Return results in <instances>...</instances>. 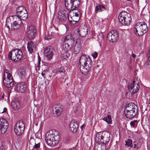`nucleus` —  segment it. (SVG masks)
<instances>
[{
  "instance_id": "nucleus-1",
  "label": "nucleus",
  "mask_w": 150,
  "mask_h": 150,
  "mask_svg": "<svg viewBox=\"0 0 150 150\" xmlns=\"http://www.w3.org/2000/svg\"><path fill=\"white\" fill-rule=\"evenodd\" d=\"M80 69L83 74H87L92 66V62L90 58L86 55H82L79 59Z\"/></svg>"
},
{
  "instance_id": "nucleus-2",
  "label": "nucleus",
  "mask_w": 150,
  "mask_h": 150,
  "mask_svg": "<svg viewBox=\"0 0 150 150\" xmlns=\"http://www.w3.org/2000/svg\"><path fill=\"white\" fill-rule=\"evenodd\" d=\"M138 110L137 105L134 103H131L128 104L125 107L124 114L127 118L132 119L137 115Z\"/></svg>"
},
{
  "instance_id": "nucleus-3",
  "label": "nucleus",
  "mask_w": 150,
  "mask_h": 150,
  "mask_svg": "<svg viewBox=\"0 0 150 150\" xmlns=\"http://www.w3.org/2000/svg\"><path fill=\"white\" fill-rule=\"evenodd\" d=\"M11 17V18H9L10 21L8 20L6 21V26L9 29L13 30L17 29L21 26L22 21L20 19L17 18V17L15 15Z\"/></svg>"
},
{
  "instance_id": "nucleus-4",
  "label": "nucleus",
  "mask_w": 150,
  "mask_h": 150,
  "mask_svg": "<svg viewBox=\"0 0 150 150\" xmlns=\"http://www.w3.org/2000/svg\"><path fill=\"white\" fill-rule=\"evenodd\" d=\"M56 130L55 129L50 130L46 133L45 139L46 143L49 146H54L56 145Z\"/></svg>"
},
{
  "instance_id": "nucleus-5",
  "label": "nucleus",
  "mask_w": 150,
  "mask_h": 150,
  "mask_svg": "<svg viewBox=\"0 0 150 150\" xmlns=\"http://www.w3.org/2000/svg\"><path fill=\"white\" fill-rule=\"evenodd\" d=\"M147 27L145 22L138 23L134 26V33L138 36H140L145 33L147 30Z\"/></svg>"
},
{
  "instance_id": "nucleus-6",
  "label": "nucleus",
  "mask_w": 150,
  "mask_h": 150,
  "mask_svg": "<svg viewBox=\"0 0 150 150\" xmlns=\"http://www.w3.org/2000/svg\"><path fill=\"white\" fill-rule=\"evenodd\" d=\"M8 56L9 59L14 62L21 60L23 57L22 51L18 49H15L10 51Z\"/></svg>"
},
{
  "instance_id": "nucleus-7",
  "label": "nucleus",
  "mask_w": 150,
  "mask_h": 150,
  "mask_svg": "<svg viewBox=\"0 0 150 150\" xmlns=\"http://www.w3.org/2000/svg\"><path fill=\"white\" fill-rule=\"evenodd\" d=\"M118 19L120 22L124 25H129L132 20L130 14L125 11H122L120 13L118 16Z\"/></svg>"
},
{
  "instance_id": "nucleus-8",
  "label": "nucleus",
  "mask_w": 150,
  "mask_h": 150,
  "mask_svg": "<svg viewBox=\"0 0 150 150\" xmlns=\"http://www.w3.org/2000/svg\"><path fill=\"white\" fill-rule=\"evenodd\" d=\"M96 138L98 139V142H99L100 141L103 143V144L105 145L110 140V133L108 132H99L96 135L95 138L96 139Z\"/></svg>"
},
{
  "instance_id": "nucleus-9",
  "label": "nucleus",
  "mask_w": 150,
  "mask_h": 150,
  "mask_svg": "<svg viewBox=\"0 0 150 150\" xmlns=\"http://www.w3.org/2000/svg\"><path fill=\"white\" fill-rule=\"evenodd\" d=\"M25 125L23 121H18L14 127L15 133L18 136L22 135L24 131Z\"/></svg>"
},
{
  "instance_id": "nucleus-10",
  "label": "nucleus",
  "mask_w": 150,
  "mask_h": 150,
  "mask_svg": "<svg viewBox=\"0 0 150 150\" xmlns=\"http://www.w3.org/2000/svg\"><path fill=\"white\" fill-rule=\"evenodd\" d=\"M27 30L28 38L31 40L34 39L36 36L37 30L36 27L30 25L28 27Z\"/></svg>"
},
{
  "instance_id": "nucleus-11",
  "label": "nucleus",
  "mask_w": 150,
  "mask_h": 150,
  "mask_svg": "<svg viewBox=\"0 0 150 150\" xmlns=\"http://www.w3.org/2000/svg\"><path fill=\"white\" fill-rule=\"evenodd\" d=\"M81 0H73L68 3L65 7L69 11L74 10L78 7L80 4Z\"/></svg>"
},
{
  "instance_id": "nucleus-12",
  "label": "nucleus",
  "mask_w": 150,
  "mask_h": 150,
  "mask_svg": "<svg viewBox=\"0 0 150 150\" xmlns=\"http://www.w3.org/2000/svg\"><path fill=\"white\" fill-rule=\"evenodd\" d=\"M127 87L129 91L133 94L138 91L139 88V86L138 83H136V81L134 80L132 82L128 83Z\"/></svg>"
},
{
  "instance_id": "nucleus-13",
  "label": "nucleus",
  "mask_w": 150,
  "mask_h": 150,
  "mask_svg": "<svg viewBox=\"0 0 150 150\" xmlns=\"http://www.w3.org/2000/svg\"><path fill=\"white\" fill-rule=\"evenodd\" d=\"M8 121L3 118H0V134L5 133L8 127Z\"/></svg>"
},
{
  "instance_id": "nucleus-14",
  "label": "nucleus",
  "mask_w": 150,
  "mask_h": 150,
  "mask_svg": "<svg viewBox=\"0 0 150 150\" xmlns=\"http://www.w3.org/2000/svg\"><path fill=\"white\" fill-rule=\"evenodd\" d=\"M118 37V32L115 30H112L108 34L107 38L110 42H114L117 41Z\"/></svg>"
},
{
  "instance_id": "nucleus-15",
  "label": "nucleus",
  "mask_w": 150,
  "mask_h": 150,
  "mask_svg": "<svg viewBox=\"0 0 150 150\" xmlns=\"http://www.w3.org/2000/svg\"><path fill=\"white\" fill-rule=\"evenodd\" d=\"M66 11L63 8H61L58 11L57 18L59 22L62 24L67 19V14H66Z\"/></svg>"
},
{
  "instance_id": "nucleus-16",
  "label": "nucleus",
  "mask_w": 150,
  "mask_h": 150,
  "mask_svg": "<svg viewBox=\"0 0 150 150\" xmlns=\"http://www.w3.org/2000/svg\"><path fill=\"white\" fill-rule=\"evenodd\" d=\"M69 130L72 132L75 133L78 130L79 125L74 120H72L70 123Z\"/></svg>"
},
{
  "instance_id": "nucleus-17",
  "label": "nucleus",
  "mask_w": 150,
  "mask_h": 150,
  "mask_svg": "<svg viewBox=\"0 0 150 150\" xmlns=\"http://www.w3.org/2000/svg\"><path fill=\"white\" fill-rule=\"evenodd\" d=\"M45 56L47 57V60H50L52 58L53 52L52 50L51 47H47L44 50Z\"/></svg>"
},
{
  "instance_id": "nucleus-18",
  "label": "nucleus",
  "mask_w": 150,
  "mask_h": 150,
  "mask_svg": "<svg viewBox=\"0 0 150 150\" xmlns=\"http://www.w3.org/2000/svg\"><path fill=\"white\" fill-rule=\"evenodd\" d=\"M11 105L12 108L16 111L19 110L21 107L19 102L15 99H13L11 101Z\"/></svg>"
},
{
  "instance_id": "nucleus-19",
  "label": "nucleus",
  "mask_w": 150,
  "mask_h": 150,
  "mask_svg": "<svg viewBox=\"0 0 150 150\" xmlns=\"http://www.w3.org/2000/svg\"><path fill=\"white\" fill-rule=\"evenodd\" d=\"M79 33L81 37H83L85 36L88 33L87 27L85 25H84L83 27L80 26L79 30Z\"/></svg>"
},
{
  "instance_id": "nucleus-20",
  "label": "nucleus",
  "mask_w": 150,
  "mask_h": 150,
  "mask_svg": "<svg viewBox=\"0 0 150 150\" xmlns=\"http://www.w3.org/2000/svg\"><path fill=\"white\" fill-rule=\"evenodd\" d=\"M17 17V18H18L23 20H26L28 17V12L26 10L23 11L22 12L18 14L16 16Z\"/></svg>"
},
{
  "instance_id": "nucleus-21",
  "label": "nucleus",
  "mask_w": 150,
  "mask_h": 150,
  "mask_svg": "<svg viewBox=\"0 0 150 150\" xmlns=\"http://www.w3.org/2000/svg\"><path fill=\"white\" fill-rule=\"evenodd\" d=\"M13 80H7L4 79L3 80V83L4 85L8 88H10L13 86L14 82Z\"/></svg>"
},
{
  "instance_id": "nucleus-22",
  "label": "nucleus",
  "mask_w": 150,
  "mask_h": 150,
  "mask_svg": "<svg viewBox=\"0 0 150 150\" xmlns=\"http://www.w3.org/2000/svg\"><path fill=\"white\" fill-rule=\"evenodd\" d=\"M36 47V46L33 42L30 41L28 43L27 48L30 53H32L34 49Z\"/></svg>"
},
{
  "instance_id": "nucleus-23",
  "label": "nucleus",
  "mask_w": 150,
  "mask_h": 150,
  "mask_svg": "<svg viewBox=\"0 0 150 150\" xmlns=\"http://www.w3.org/2000/svg\"><path fill=\"white\" fill-rule=\"evenodd\" d=\"M18 87L19 88V91L21 92L24 93L27 89V84L25 83L22 82Z\"/></svg>"
},
{
  "instance_id": "nucleus-24",
  "label": "nucleus",
  "mask_w": 150,
  "mask_h": 150,
  "mask_svg": "<svg viewBox=\"0 0 150 150\" xmlns=\"http://www.w3.org/2000/svg\"><path fill=\"white\" fill-rule=\"evenodd\" d=\"M68 52H65L63 53L61 55V59L64 63H66L67 61V59L68 57Z\"/></svg>"
},
{
  "instance_id": "nucleus-25",
  "label": "nucleus",
  "mask_w": 150,
  "mask_h": 150,
  "mask_svg": "<svg viewBox=\"0 0 150 150\" xmlns=\"http://www.w3.org/2000/svg\"><path fill=\"white\" fill-rule=\"evenodd\" d=\"M106 10L105 7L101 5H98L96 7L95 11L96 13L100 12Z\"/></svg>"
},
{
  "instance_id": "nucleus-26",
  "label": "nucleus",
  "mask_w": 150,
  "mask_h": 150,
  "mask_svg": "<svg viewBox=\"0 0 150 150\" xmlns=\"http://www.w3.org/2000/svg\"><path fill=\"white\" fill-rule=\"evenodd\" d=\"M94 150H106L105 145H100L97 144L96 145L94 148Z\"/></svg>"
},
{
  "instance_id": "nucleus-27",
  "label": "nucleus",
  "mask_w": 150,
  "mask_h": 150,
  "mask_svg": "<svg viewBox=\"0 0 150 150\" xmlns=\"http://www.w3.org/2000/svg\"><path fill=\"white\" fill-rule=\"evenodd\" d=\"M63 106L60 104L57 105V116H58L63 111Z\"/></svg>"
},
{
  "instance_id": "nucleus-28",
  "label": "nucleus",
  "mask_w": 150,
  "mask_h": 150,
  "mask_svg": "<svg viewBox=\"0 0 150 150\" xmlns=\"http://www.w3.org/2000/svg\"><path fill=\"white\" fill-rule=\"evenodd\" d=\"M81 47V45L80 44H75L74 47V53L75 54L78 53L80 51Z\"/></svg>"
},
{
  "instance_id": "nucleus-29",
  "label": "nucleus",
  "mask_w": 150,
  "mask_h": 150,
  "mask_svg": "<svg viewBox=\"0 0 150 150\" xmlns=\"http://www.w3.org/2000/svg\"><path fill=\"white\" fill-rule=\"evenodd\" d=\"M103 119L108 124H111L112 123L111 116L110 115H108L106 117H104Z\"/></svg>"
},
{
  "instance_id": "nucleus-30",
  "label": "nucleus",
  "mask_w": 150,
  "mask_h": 150,
  "mask_svg": "<svg viewBox=\"0 0 150 150\" xmlns=\"http://www.w3.org/2000/svg\"><path fill=\"white\" fill-rule=\"evenodd\" d=\"M26 10V8L23 6H20L17 8L16 9V14L17 15L20 13Z\"/></svg>"
},
{
  "instance_id": "nucleus-31",
  "label": "nucleus",
  "mask_w": 150,
  "mask_h": 150,
  "mask_svg": "<svg viewBox=\"0 0 150 150\" xmlns=\"http://www.w3.org/2000/svg\"><path fill=\"white\" fill-rule=\"evenodd\" d=\"M19 74L21 78H24L25 77V72L23 69H21L18 71Z\"/></svg>"
},
{
  "instance_id": "nucleus-32",
  "label": "nucleus",
  "mask_w": 150,
  "mask_h": 150,
  "mask_svg": "<svg viewBox=\"0 0 150 150\" xmlns=\"http://www.w3.org/2000/svg\"><path fill=\"white\" fill-rule=\"evenodd\" d=\"M63 47L64 50L65 52H67L70 50L71 48L72 47H70V45L67 43H66L64 44V45H63Z\"/></svg>"
},
{
  "instance_id": "nucleus-33",
  "label": "nucleus",
  "mask_w": 150,
  "mask_h": 150,
  "mask_svg": "<svg viewBox=\"0 0 150 150\" xmlns=\"http://www.w3.org/2000/svg\"><path fill=\"white\" fill-rule=\"evenodd\" d=\"M126 144L125 145L131 147V148L133 147L132 145V140L130 139H128L127 141H125Z\"/></svg>"
},
{
  "instance_id": "nucleus-34",
  "label": "nucleus",
  "mask_w": 150,
  "mask_h": 150,
  "mask_svg": "<svg viewBox=\"0 0 150 150\" xmlns=\"http://www.w3.org/2000/svg\"><path fill=\"white\" fill-rule=\"evenodd\" d=\"M72 24H75L77 22H78L80 18V17H76L75 16H72Z\"/></svg>"
},
{
  "instance_id": "nucleus-35",
  "label": "nucleus",
  "mask_w": 150,
  "mask_h": 150,
  "mask_svg": "<svg viewBox=\"0 0 150 150\" xmlns=\"http://www.w3.org/2000/svg\"><path fill=\"white\" fill-rule=\"evenodd\" d=\"M138 123V121L137 120H134L130 122V125L133 127H135L136 125H137Z\"/></svg>"
},
{
  "instance_id": "nucleus-36",
  "label": "nucleus",
  "mask_w": 150,
  "mask_h": 150,
  "mask_svg": "<svg viewBox=\"0 0 150 150\" xmlns=\"http://www.w3.org/2000/svg\"><path fill=\"white\" fill-rule=\"evenodd\" d=\"M66 42H67V43L69 45H70V47H72L73 45L74 41L73 38L71 39L70 40H68Z\"/></svg>"
},
{
  "instance_id": "nucleus-37",
  "label": "nucleus",
  "mask_w": 150,
  "mask_h": 150,
  "mask_svg": "<svg viewBox=\"0 0 150 150\" xmlns=\"http://www.w3.org/2000/svg\"><path fill=\"white\" fill-rule=\"evenodd\" d=\"M75 12L74 13V15L73 16H75L76 17H80L79 15H80L81 13L80 11L77 9H74Z\"/></svg>"
},
{
  "instance_id": "nucleus-38",
  "label": "nucleus",
  "mask_w": 150,
  "mask_h": 150,
  "mask_svg": "<svg viewBox=\"0 0 150 150\" xmlns=\"http://www.w3.org/2000/svg\"><path fill=\"white\" fill-rule=\"evenodd\" d=\"M144 65L145 66L150 65V53H149V57L147 58V59Z\"/></svg>"
},
{
  "instance_id": "nucleus-39",
  "label": "nucleus",
  "mask_w": 150,
  "mask_h": 150,
  "mask_svg": "<svg viewBox=\"0 0 150 150\" xmlns=\"http://www.w3.org/2000/svg\"><path fill=\"white\" fill-rule=\"evenodd\" d=\"M72 38L71 35H69L65 37V38H64V41L65 42H66V41L68 40H70Z\"/></svg>"
},
{
  "instance_id": "nucleus-40",
  "label": "nucleus",
  "mask_w": 150,
  "mask_h": 150,
  "mask_svg": "<svg viewBox=\"0 0 150 150\" xmlns=\"http://www.w3.org/2000/svg\"><path fill=\"white\" fill-rule=\"evenodd\" d=\"M6 80H11V79L13 80V77L10 74V73H8L7 75V77L6 78Z\"/></svg>"
},
{
  "instance_id": "nucleus-41",
  "label": "nucleus",
  "mask_w": 150,
  "mask_h": 150,
  "mask_svg": "<svg viewBox=\"0 0 150 150\" xmlns=\"http://www.w3.org/2000/svg\"><path fill=\"white\" fill-rule=\"evenodd\" d=\"M59 71H58V72H60V73H62V74H64L65 70L63 67H60L58 69Z\"/></svg>"
},
{
  "instance_id": "nucleus-42",
  "label": "nucleus",
  "mask_w": 150,
  "mask_h": 150,
  "mask_svg": "<svg viewBox=\"0 0 150 150\" xmlns=\"http://www.w3.org/2000/svg\"><path fill=\"white\" fill-rule=\"evenodd\" d=\"M52 38L51 36L50 35H49L47 34V35H46L45 37V40H47L51 39Z\"/></svg>"
},
{
  "instance_id": "nucleus-43",
  "label": "nucleus",
  "mask_w": 150,
  "mask_h": 150,
  "mask_svg": "<svg viewBox=\"0 0 150 150\" xmlns=\"http://www.w3.org/2000/svg\"><path fill=\"white\" fill-rule=\"evenodd\" d=\"M92 57H93L94 58H96L98 55V53L96 52H93L92 54Z\"/></svg>"
},
{
  "instance_id": "nucleus-44",
  "label": "nucleus",
  "mask_w": 150,
  "mask_h": 150,
  "mask_svg": "<svg viewBox=\"0 0 150 150\" xmlns=\"http://www.w3.org/2000/svg\"><path fill=\"white\" fill-rule=\"evenodd\" d=\"M72 18H73L72 16H70V17L69 16V17L68 18V20H69V22L72 24V22H73Z\"/></svg>"
},
{
  "instance_id": "nucleus-45",
  "label": "nucleus",
  "mask_w": 150,
  "mask_h": 150,
  "mask_svg": "<svg viewBox=\"0 0 150 150\" xmlns=\"http://www.w3.org/2000/svg\"><path fill=\"white\" fill-rule=\"evenodd\" d=\"M40 143H38V144H35L34 146V148L37 149L40 147Z\"/></svg>"
},
{
  "instance_id": "nucleus-46",
  "label": "nucleus",
  "mask_w": 150,
  "mask_h": 150,
  "mask_svg": "<svg viewBox=\"0 0 150 150\" xmlns=\"http://www.w3.org/2000/svg\"><path fill=\"white\" fill-rule=\"evenodd\" d=\"M57 138H58L57 139V144L59 142V141L60 140V136L59 134H57Z\"/></svg>"
},
{
  "instance_id": "nucleus-47",
  "label": "nucleus",
  "mask_w": 150,
  "mask_h": 150,
  "mask_svg": "<svg viewBox=\"0 0 150 150\" xmlns=\"http://www.w3.org/2000/svg\"><path fill=\"white\" fill-rule=\"evenodd\" d=\"M1 150H5V146L2 145L0 147Z\"/></svg>"
},
{
  "instance_id": "nucleus-48",
  "label": "nucleus",
  "mask_w": 150,
  "mask_h": 150,
  "mask_svg": "<svg viewBox=\"0 0 150 150\" xmlns=\"http://www.w3.org/2000/svg\"><path fill=\"white\" fill-rule=\"evenodd\" d=\"M65 0V5H67V4H66L70 2L71 1H73V0Z\"/></svg>"
},
{
  "instance_id": "nucleus-49",
  "label": "nucleus",
  "mask_w": 150,
  "mask_h": 150,
  "mask_svg": "<svg viewBox=\"0 0 150 150\" xmlns=\"http://www.w3.org/2000/svg\"><path fill=\"white\" fill-rule=\"evenodd\" d=\"M38 64H39V65L40 63V62L41 60H40V56H39V55H38Z\"/></svg>"
},
{
  "instance_id": "nucleus-50",
  "label": "nucleus",
  "mask_w": 150,
  "mask_h": 150,
  "mask_svg": "<svg viewBox=\"0 0 150 150\" xmlns=\"http://www.w3.org/2000/svg\"><path fill=\"white\" fill-rule=\"evenodd\" d=\"M132 57L133 58H135L136 57V55L135 54H134L133 53H132Z\"/></svg>"
},
{
  "instance_id": "nucleus-51",
  "label": "nucleus",
  "mask_w": 150,
  "mask_h": 150,
  "mask_svg": "<svg viewBox=\"0 0 150 150\" xmlns=\"http://www.w3.org/2000/svg\"><path fill=\"white\" fill-rule=\"evenodd\" d=\"M137 144H134V148H137V149H138V147H137Z\"/></svg>"
},
{
  "instance_id": "nucleus-52",
  "label": "nucleus",
  "mask_w": 150,
  "mask_h": 150,
  "mask_svg": "<svg viewBox=\"0 0 150 150\" xmlns=\"http://www.w3.org/2000/svg\"><path fill=\"white\" fill-rule=\"evenodd\" d=\"M7 110V108H4L3 111V112H6V111Z\"/></svg>"
},
{
  "instance_id": "nucleus-53",
  "label": "nucleus",
  "mask_w": 150,
  "mask_h": 150,
  "mask_svg": "<svg viewBox=\"0 0 150 150\" xmlns=\"http://www.w3.org/2000/svg\"><path fill=\"white\" fill-rule=\"evenodd\" d=\"M5 77L6 75L4 73L3 75V80H4V79H6V78Z\"/></svg>"
},
{
  "instance_id": "nucleus-54",
  "label": "nucleus",
  "mask_w": 150,
  "mask_h": 150,
  "mask_svg": "<svg viewBox=\"0 0 150 150\" xmlns=\"http://www.w3.org/2000/svg\"><path fill=\"white\" fill-rule=\"evenodd\" d=\"M4 73H6V74H7L8 73V71L7 70H6L4 71Z\"/></svg>"
},
{
  "instance_id": "nucleus-55",
  "label": "nucleus",
  "mask_w": 150,
  "mask_h": 150,
  "mask_svg": "<svg viewBox=\"0 0 150 150\" xmlns=\"http://www.w3.org/2000/svg\"><path fill=\"white\" fill-rule=\"evenodd\" d=\"M41 74H42V76H44L45 75V74L44 73H42Z\"/></svg>"
},
{
  "instance_id": "nucleus-56",
  "label": "nucleus",
  "mask_w": 150,
  "mask_h": 150,
  "mask_svg": "<svg viewBox=\"0 0 150 150\" xmlns=\"http://www.w3.org/2000/svg\"><path fill=\"white\" fill-rule=\"evenodd\" d=\"M1 99H3L4 98V96L3 95L1 97Z\"/></svg>"
},
{
  "instance_id": "nucleus-57",
  "label": "nucleus",
  "mask_w": 150,
  "mask_h": 150,
  "mask_svg": "<svg viewBox=\"0 0 150 150\" xmlns=\"http://www.w3.org/2000/svg\"><path fill=\"white\" fill-rule=\"evenodd\" d=\"M126 0L130 2L132 1V0Z\"/></svg>"
},
{
  "instance_id": "nucleus-58",
  "label": "nucleus",
  "mask_w": 150,
  "mask_h": 150,
  "mask_svg": "<svg viewBox=\"0 0 150 150\" xmlns=\"http://www.w3.org/2000/svg\"><path fill=\"white\" fill-rule=\"evenodd\" d=\"M55 71L54 70H53L52 71V73H55Z\"/></svg>"
},
{
  "instance_id": "nucleus-59",
  "label": "nucleus",
  "mask_w": 150,
  "mask_h": 150,
  "mask_svg": "<svg viewBox=\"0 0 150 150\" xmlns=\"http://www.w3.org/2000/svg\"><path fill=\"white\" fill-rule=\"evenodd\" d=\"M83 127V125H82L81 126V128H82V127Z\"/></svg>"
},
{
  "instance_id": "nucleus-60",
  "label": "nucleus",
  "mask_w": 150,
  "mask_h": 150,
  "mask_svg": "<svg viewBox=\"0 0 150 150\" xmlns=\"http://www.w3.org/2000/svg\"><path fill=\"white\" fill-rule=\"evenodd\" d=\"M54 111L55 112V113H56V110H55Z\"/></svg>"
},
{
  "instance_id": "nucleus-61",
  "label": "nucleus",
  "mask_w": 150,
  "mask_h": 150,
  "mask_svg": "<svg viewBox=\"0 0 150 150\" xmlns=\"http://www.w3.org/2000/svg\"><path fill=\"white\" fill-rule=\"evenodd\" d=\"M55 3H56V0H55Z\"/></svg>"
},
{
  "instance_id": "nucleus-62",
  "label": "nucleus",
  "mask_w": 150,
  "mask_h": 150,
  "mask_svg": "<svg viewBox=\"0 0 150 150\" xmlns=\"http://www.w3.org/2000/svg\"><path fill=\"white\" fill-rule=\"evenodd\" d=\"M57 149H59V148H58H58H57Z\"/></svg>"
},
{
  "instance_id": "nucleus-63",
  "label": "nucleus",
  "mask_w": 150,
  "mask_h": 150,
  "mask_svg": "<svg viewBox=\"0 0 150 150\" xmlns=\"http://www.w3.org/2000/svg\"><path fill=\"white\" fill-rule=\"evenodd\" d=\"M54 26V28H55H55H55V26Z\"/></svg>"
},
{
  "instance_id": "nucleus-64",
  "label": "nucleus",
  "mask_w": 150,
  "mask_h": 150,
  "mask_svg": "<svg viewBox=\"0 0 150 150\" xmlns=\"http://www.w3.org/2000/svg\"><path fill=\"white\" fill-rule=\"evenodd\" d=\"M57 30H58V29L57 28Z\"/></svg>"
}]
</instances>
